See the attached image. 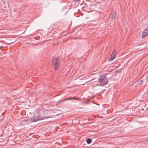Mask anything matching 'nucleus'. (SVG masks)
Wrapping results in <instances>:
<instances>
[{
    "label": "nucleus",
    "instance_id": "obj_1",
    "mask_svg": "<svg viewBox=\"0 0 148 148\" xmlns=\"http://www.w3.org/2000/svg\"><path fill=\"white\" fill-rule=\"evenodd\" d=\"M98 79L99 86L105 85L108 84V78L105 75L100 76Z\"/></svg>",
    "mask_w": 148,
    "mask_h": 148
},
{
    "label": "nucleus",
    "instance_id": "obj_2",
    "mask_svg": "<svg viewBox=\"0 0 148 148\" xmlns=\"http://www.w3.org/2000/svg\"><path fill=\"white\" fill-rule=\"evenodd\" d=\"M52 64L55 70H57L60 66V61L58 58L54 57L53 60Z\"/></svg>",
    "mask_w": 148,
    "mask_h": 148
},
{
    "label": "nucleus",
    "instance_id": "obj_3",
    "mask_svg": "<svg viewBox=\"0 0 148 148\" xmlns=\"http://www.w3.org/2000/svg\"><path fill=\"white\" fill-rule=\"evenodd\" d=\"M117 53L116 50H114L112 53L110 58L108 59V61L111 62L114 60L116 57Z\"/></svg>",
    "mask_w": 148,
    "mask_h": 148
},
{
    "label": "nucleus",
    "instance_id": "obj_4",
    "mask_svg": "<svg viewBox=\"0 0 148 148\" xmlns=\"http://www.w3.org/2000/svg\"><path fill=\"white\" fill-rule=\"evenodd\" d=\"M148 35V27H147L143 32L142 34V38H143L144 37Z\"/></svg>",
    "mask_w": 148,
    "mask_h": 148
},
{
    "label": "nucleus",
    "instance_id": "obj_5",
    "mask_svg": "<svg viewBox=\"0 0 148 148\" xmlns=\"http://www.w3.org/2000/svg\"><path fill=\"white\" fill-rule=\"evenodd\" d=\"M44 119L41 117H38L37 116H34L33 118L32 119V121L33 122H36L39 120H41Z\"/></svg>",
    "mask_w": 148,
    "mask_h": 148
},
{
    "label": "nucleus",
    "instance_id": "obj_6",
    "mask_svg": "<svg viewBox=\"0 0 148 148\" xmlns=\"http://www.w3.org/2000/svg\"><path fill=\"white\" fill-rule=\"evenodd\" d=\"M72 99H75V100H80L81 99L79 98H75V97H70L69 98H68V99H65L63 101H67V100H72Z\"/></svg>",
    "mask_w": 148,
    "mask_h": 148
},
{
    "label": "nucleus",
    "instance_id": "obj_7",
    "mask_svg": "<svg viewBox=\"0 0 148 148\" xmlns=\"http://www.w3.org/2000/svg\"><path fill=\"white\" fill-rule=\"evenodd\" d=\"M92 140L90 138H88L86 140L87 143L88 144H90Z\"/></svg>",
    "mask_w": 148,
    "mask_h": 148
},
{
    "label": "nucleus",
    "instance_id": "obj_8",
    "mask_svg": "<svg viewBox=\"0 0 148 148\" xmlns=\"http://www.w3.org/2000/svg\"><path fill=\"white\" fill-rule=\"evenodd\" d=\"M116 14V12H115L113 13L112 17V19H114L115 18Z\"/></svg>",
    "mask_w": 148,
    "mask_h": 148
},
{
    "label": "nucleus",
    "instance_id": "obj_9",
    "mask_svg": "<svg viewBox=\"0 0 148 148\" xmlns=\"http://www.w3.org/2000/svg\"><path fill=\"white\" fill-rule=\"evenodd\" d=\"M143 81L142 80H141V81H140L139 82V84L140 85H141L142 84H143Z\"/></svg>",
    "mask_w": 148,
    "mask_h": 148
},
{
    "label": "nucleus",
    "instance_id": "obj_10",
    "mask_svg": "<svg viewBox=\"0 0 148 148\" xmlns=\"http://www.w3.org/2000/svg\"><path fill=\"white\" fill-rule=\"evenodd\" d=\"M80 0H75V2H77L79 1Z\"/></svg>",
    "mask_w": 148,
    "mask_h": 148
},
{
    "label": "nucleus",
    "instance_id": "obj_11",
    "mask_svg": "<svg viewBox=\"0 0 148 148\" xmlns=\"http://www.w3.org/2000/svg\"><path fill=\"white\" fill-rule=\"evenodd\" d=\"M147 140L148 141V138L147 139Z\"/></svg>",
    "mask_w": 148,
    "mask_h": 148
}]
</instances>
